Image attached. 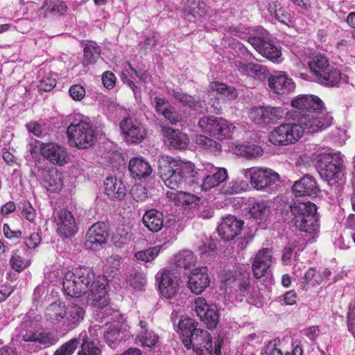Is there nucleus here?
Wrapping results in <instances>:
<instances>
[{
  "instance_id": "f257e3e1",
  "label": "nucleus",
  "mask_w": 355,
  "mask_h": 355,
  "mask_svg": "<svg viewBox=\"0 0 355 355\" xmlns=\"http://www.w3.org/2000/svg\"><path fill=\"white\" fill-rule=\"evenodd\" d=\"M106 284L104 276L96 277L89 268L80 267L67 272L62 281L64 293L76 299L68 306L60 300L51 303L45 311L46 320L62 334L76 328L85 316V309L78 304V297L83 295H87L89 304L99 309V317L106 319L111 316L110 320H114L119 313L108 306Z\"/></svg>"
},
{
  "instance_id": "f03ea898",
  "label": "nucleus",
  "mask_w": 355,
  "mask_h": 355,
  "mask_svg": "<svg viewBox=\"0 0 355 355\" xmlns=\"http://www.w3.org/2000/svg\"><path fill=\"white\" fill-rule=\"evenodd\" d=\"M295 108L288 112L287 119L293 123H284L275 127L268 135L269 141L274 146H284L296 143L304 132L313 133L322 130L332 122V117L322 112L324 106L321 99L315 95L302 94L291 103Z\"/></svg>"
},
{
  "instance_id": "7ed1b4c3",
  "label": "nucleus",
  "mask_w": 355,
  "mask_h": 355,
  "mask_svg": "<svg viewBox=\"0 0 355 355\" xmlns=\"http://www.w3.org/2000/svg\"><path fill=\"white\" fill-rule=\"evenodd\" d=\"M159 173L164 184L173 190L200 184L202 190L207 191L228 177L225 168H216L210 164L196 168L190 161L168 155L162 156L159 160Z\"/></svg>"
},
{
  "instance_id": "20e7f679",
  "label": "nucleus",
  "mask_w": 355,
  "mask_h": 355,
  "mask_svg": "<svg viewBox=\"0 0 355 355\" xmlns=\"http://www.w3.org/2000/svg\"><path fill=\"white\" fill-rule=\"evenodd\" d=\"M221 282L225 286L235 285L231 297L239 302L244 300L250 304L260 307L263 304V297L257 287L250 284V272L243 267L235 270L223 271L220 275Z\"/></svg>"
},
{
  "instance_id": "39448f33",
  "label": "nucleus",
  "mask_w": 355,
  "mask_h": 355,
  "mask_svg": "<svg viewBox=\"0 0 355 355\" xmlns=\"http://www.w3.org/2000/svg\"><path fill=\"white\" fill-rule=\"evenodd\" d=\"M196 326L197 323L190 318L179 322L178 329L184 346L187 349H193L197 355H214L210 334Z\"/></svg>"
},
{
  "instance_id": "423d86ee",
  "label": "nucleus",
  "mask_w": 355,
  "mask_h": 355,
  "mask_svg": "<svg viewBox=\"0 0 355 355\" xmlns=\"http://www.w3.org/2000/svg\"><path fill=\"white\" fill-rule=\"evenodd\" d=\"M343 157L340 152L327 148L318 151L316 155L318 173L331 186L343 184L345 181Z\"/></svg>"
},
{
  "instance_id": "0eeeda50",
  "label": "nucleus",
  "mask_w": 355,
  "mask_h": 355,
  "mask_svg": "<svg viewBox=\"0 0 355 355\" xmlns=\"http://www.w3.org/2000/svg\"><path fill=\"white\" fill-rule=\"evenodd\" d=\"M66 134L69 146L80 150L92 146L96 139L95 130L89 118L80 114L74 116L67 128Z\"/></svg>"
},
{
  "instance_id": "6e6552de",
  "label": "nucleus",
  "mask_w": 355,
  "mask_h": 355,
  "mask_svg": "<svg viewBox=\"0 0 355 355\" xmlns=\"http://www.w3.org/2000/svg\"><path fill=\"white\" fill-rule=\"evenodd\" d=\"M292 222L300 230L313 234L319 230L316 205L309 201H297L291 205Z\"/></svg>"
},
{
  "instance_id": "1a4fd4ad",
  "label": "nucleus",
  "mask_w": 355,
  "mask_h": 355,
  "mask_svg": "<svg viewBox=\"0 0 355 355\" xmlns=\"http://www.w3.org/2000/svg\"><path fill=\"white\" fill-rule=\"evenodd\" d=\"M198 126L200 130L218 139H226L232 137L235 125L222 117L214 116H202L199 119Z\"/></svg>"
},
{
  "instance_id": "9d476101",
  "label": "nucleus",
  "mask_w": 355,
  "mask_h": 355,
  "mask_svg": "<svg viewBox=\"0 0 355 355\" xmlns=\"http://www.w3.org/2000/svg\"><path fill=\"white\" fill-rule=\"evenodd\" d=\"M251 186L257 191H263L279 180V175L273 170L266 167H251L240 171Z\"/></svg>"
},
{
  "instance_id": "9b49d317",
  "label": "nucleus",
  "mask_w": 355,
  "mask_h": 355,
  "mask_svg": "<svg viewBox=\"0 0 355 355\" xmlns=\"http://www.w3.org/2000/svg\"><path fill=\"white\" fill-rule=\"evenodd\" d=\"M249 119L254 124L263 128L269 124H273L278 120L288 116V111L284 107L255 106L252 107L248 113Z\"/></svg>"
},
{
  "instance_id": "f8f14e48",
  "label": "nucleus",
  "mask_w": 355,
  "mask_h": 355,
  "mask_svg": "<svg viewBox=\"0 0 355 355\" xmlns=\"http://www.w3.org/2000/svg\"><path fill=\"white\" fill-rule=\"evenodd\" d=\"M194 310L197 315L204 322L209 329L215 328L218 322L219 313L216 305L209 304L201 297L194 301Z\"/></svg>"
},
{
  "instance_id": "ddd939ff",
  "label": "nucleus",
  "mask_w": 355,
  "mask_h": 355,
  "mask_svg": "<svg viewBox=\"0 0 355 355\" xmlns=\"http://www.w3.org/2000/svg\"><path fill=\"white\" fill-rule=\"evenodd\" d=\"M121 132L128 143H140L146 137L144 127L137 119L131 117L124 118L119 124Z\"/></svg>"
},
{
  "instance_id": "4468645a",
  "label": "nucleus",
  "mask_w": 355,
  "mask_h": 355,
  "mask_svg": "<svg viewBox=\"0 0 355 355\" xmlns=\"http://www.w3.org/2000/svg\"><path fill=\"white\" fill-rule=\"evenodd\" d=\"M173 96L177 101L182 103L184 105H187L200 113L211 112L218 114L221 110V107L219 105L218 99H215L212 103L211 101L213 99H211V101L208 103V104L210 105V107H208L205 103V99H203L202 101H196L193 96L176 91H173ZM203 98H205V96Z\"/></svg>"
},
{
  "instance_id": "2eb2a0df",
  "label": "nucleus",
  "mask_w": 355,
  "mask_h": 355,
  "mask_svg": "<svg viewBox=\"0 0 355 355\" xmlns=\"http://www.w3.org/2000/svg\"><path fill=\"white\" fill-rule=\"evenodd\" d=\"M58 234L65 238L73 236L77 231L75 218L71 211L62 209L53 214Z\"/></svg>"
},
{
  "instance_id": "dca6fc26",
  "label": "nucleus",
  "mask_w": 355,
  "mask_h": 355,
  "mask_svg": "<svg viewBox=\"0 0 355 355\" xmlns=\"http://www.w3.org/2000/svg\"><path fill=\"white\" fill-rule=\"evenodd\" d=\"M107 239L106 225L103 223H96L89 228L84 244L87 248L96 251L103 248Z\"/></svg>"
},
{
  "instance_id": "f3484780",
  "label": "nucleus",
  "mask_w": 355,
  "mask_h": 355,
  "mask_svg": "<svg viewBox=\"0 0 355 355\" xmlns=\"http://www.w3.org/2000/svg\"><path fill=\"white\" fill-rule=\"evenodd\" d=\"M155 277L161 295L167 299L173 297L178 290V277L170 270L157 272Z\"/></svg>"
},
{
  "instance_id": "a211bd4d",
  "label": "nucleus",
  "mask_w": 355,
  "mask_h": 355,
  "mask_svg": "<svg viewBox=\"0 0 355 355\" xmlns=\"http://www.w3.org/2000/svg\"><path fill=\"white\" fill-rule=\"evenodd\" d=\"M39 144L41 155L52 164L63 166L69 162V157L63 146L53 142Z\"/></svg>"
},
{
  "instance_id": "6ab92c4d",
  "label": "nucleus",
  "mask_w": 355,
  "mask_h": 355,
  "mask_svg": "<svg viewBox=\"0 0 355 355\" xmlns=\"http://www.w3.org/2000/svg\"><path fill=\"white\" fill-rule=\"evenodd\" d=\"M209 284L210 278L205 266L193 269L188 275L187 286L196 295L201 294Z\"/></svg>"
},
{
  "instance_id": "aec40b11",
  "label": "nucleus",
  "mask_w": 355,
  "mask_h": 355,
  "mask_svg": "<svg viewBox=\"0 0 355 355\" xmlns=\"http://www.w3.org/2000/svg\"><path fill=\"white\" fill-rule=\"evenodd\" d=\"M275 262L272 250L263 248L256 254L252 265V270L255 278L260 279L268 275L270 270V266Z\"/></svg>"
},
{
  "instance_id": "412c9836",
  "label": "nucleus",
  "mask_w": 355,
  "mask_h": 355,
  "mask_svg": "<svg viewBox=\"0 0 355 355\" xmlns=\"http://www.w3.org/2000/svg\"><path fill=\"white\" fill-rule=\"evenodd\" d=\"M243 225V221L230 215L223 218L217 228L218 234L223 240L228 241L241 233Z\"/></svg>"
},
{
  "instance_id": "4be33fe9",
  "label": "nucleus",
  "mask_w": 355,
  "mask_h": 355,
  "mask_svg": "<svg viewBox=\"0 0 355 355\" xmlns=\"http://www.w3.org/2000/svg\"><path fill=\"white\" fill-rule=\"evenodd\" d=\"M230 150L238 157L249 160L256 159L263 155V149L259 146L247 141L232 143L230 146Z\"/></svg>"
},
{
  "instance_id": "5701e85b",
  "label": "nucleus",
  "mask_w": 355,
  "mask_h": 355,
  "mask_svg": "<svg viewBox=\"0 0 355 355\" xmlns=\"http://www.w3.org/2000/svg\"><path fill=\"white\" fill-rule=\"evenodd\" d=\"M270 89L277 94H287L295 89L293 80L284 73H278L268 78Z\"/></svg>"
},
{
  "instance_id": "b1692460",
  "label": "nucleus",
  "mask_w": 355,
  "mask_h": 355,
  "mask_svg": "<svg viewBox=\"0 0 355 355\" xmlns=\"http://www.w3.org/2000/svg\"><path fill=\"white\" fill-rule=\"evenodd\" d=\"M127 189L123 181L115 177H107L104 181V193L113 200H121L126 196Z\"/></svg>"
},
{
  "instance_id": "393cba45",
  "label": "nucleus",
  "mask_w": 355,
  "mask_h": 355,
  "mask_svg": "<svg viewBox=\"0 0 355 355\" xmlns=\"http://www.w3.org/2000/svg\"><path fill=\"white\" fill-rule=\"evenodd\" d=\"M128 169L131 177L137 180L146 179L153 171L150 164L141 157L131 158L129 161Z\"/></svg>"
},
{
  "instance_id": "a878e982",
  "label": "nucleus",
  "mask_w": 355,
  "mask_h": 355,
  "mask_svg": "<svg viewBox=\"0 0 355 355\" xmlns=\"http://www.w3.org/2000/svg\"><path fill=\"white\" fill-rule=\"evenodd\" d=\"M293 191L295 195L299 196H315L319 191V189L315 180L309 175H305L294 183Z\"/></svg>"
},
{
  "instance_id": "bb28decb",
  "label": "nucleus",
  "mask_w": 355,
  "mask_h": 355,
  "mask_svg": "<svg viewBox=\"0 0 355 355\" xmlns=\"http://www.w3.org/2000/svg\"><path fill=\"white\" fill-rule=\"evenodd\" d=\"M98 331H100V334H102L103 331H104V339L111 348H115L122 339L119 329V324L118 322L110 325L106 331H103V329L98 325H94L89 328V333L94 339L95 338L94 337L98 336V333L94 334V332H97Z\"/></svg>"
},
{
  "instance_id": "cd10ccee",
  "label": "nucleus",
  "mask_w": 355,
  "mask_h": 355,
  "mask_svg": "<svg viewBox=\"0 0 355 355\" xmlns=\"http://www.w3.org/2000/svg\"><path fill=\"white\" fill-rule=\"evenodd\" d=\"M236 66L241 74L257 79L265 78L268 69L266 67L245 60H239L236 61Z\"/></svg>"
},
{
  "instance_id": "c85d7f7f",
  "label": "nucleus",
  "mask_w": 355,
  "mask_h": 355,
  "mask_svg": "<svg viewBox=\"0 0 355 355\" xmlns=\"http://www.w3.org/2000/svg\"><path fill=\"white\" fill-rule=\"evenodd\" d=\"M166 196L175 205L185 207H191L196 205L200 201V198L197 196L182 191H167Z\"/></svg>"
},
{
  "instance_id": "c756f323",
  "label": "nucleus",
  "mask_w": 355,
  "mask_h": 355,
  "mask_svg": "<svg viewBox=\"0 0 355 355\" xmlns=\"http://www.w3.org/2000/svg\"><path fill=\"white\" fill-rule=\"evenodd\" d=\"M42 184L44 188L51 192H59L63 185L61 173L57 168H51L44 171Z\"/></svg>"
},
{
  "instance_id": "7c9ffc66",
  "label": "nucleus",
  "mask_w": 355,
  "mask_h": 355,
  "mask_svg": "<svg viewBox=\"0 0 355 355\" xmlns=\"http://www.w3.org/2000/svg\"><path fill=\"white\" fill-rule=\"evenodd\" d=\"M207 12L206 5L201 0H187L183 8V14L189 21L203 17Z\"/></svg>"
},
{
  "instance_id": "2f4dec72",
  "label": "nucleus",
  "mask_w": 355,
  "mask_h": 355,
  "mask_svg": "<svg viewBox=\"0 0 355 355\" xmlns=\"http://www.w3.org/2000/svg\"><path fill=\"white\" fill-rule=\"evenodd\" d=\"M144 225L151 232H157L163 227V214L156 209L146 211L142 218Z\"/></svg>"
},
{
  "instance_id": "473e14b6",
  "label": "nucleus",
  "mask_w": 355,
  "mask_h": 355,
  "mask_svg": "<svg viewBox=\"0 0 355 355\" xmlns=\"http://www.w3.org/2000/svg\"><path fill=\"white\" fill-rule=\"evenodd\" d=\"M80 349L78 355H101V349L99 346L91 340L87 331H81L78 335Z\"/></svg>"
},
{
  "instance_id": "72a5a7b5",
  "label": "nucleus",
  "mask_w": 355,
  "mask_h": 355,
  "mask_svg": "<svg viewBox=\"0 0 355 355\" xmlns=\"http://www.w3.org/2000/svg\"><path fill=\"white\" fill-rule=\"evenodd\" d=\"M309 58V67L316 77L329 67L326 56L318 51H313Z\"/></svg>"
},
{
  "instance_id": "f704fd0d",
  "label": "nucleus",
  "mask_w": 355,
  "mask_h": 355,
  "mask_svg": "<svg viewBox=\"0 0 355 355\" xmlns=\"http://www.w3.org/2000/svg\"><path fill=\"white\" fill-rule=\"evenodd\" d=\"M166 142L168 146L178 149H184L189 144L188 136L178 130L168 129L166 131Z\"/></svg>"
},
{
  "instance_id": "c9c22d12",
  "label": "nucleus",
  "mask_w": 355,
  "mask_h": 355,
  "mask_svg": "<svg viewBox=\"0 0 355 355\" xmlns=\"http://www.w3.org/2000/svg\"><path fill=\"white\" fill-rule=\"evenodd\" d=\"M209 96L212 95L211 93L216 92L228 101L234 100L238 96V92L235 88L227 86L226 85L219 82L211 83L209 85Z\"/></svg>"
},
{
  "instance_id": "e433bc0d",
  "label": "nucleus",
  "mask_w": 355,
  "mask_h": 355,
  "mask_svg": "<svg viewBox=\"0 0 355 355\" xmlns=\"http://www.w3.org/2000/svg\"><path fill=\"white\" fill-rule=\"evenodd\" d=\"M196 257L190 250H182L175 255L173 263L176 268L189 270L196 263Z\"/></svg>"
},
{
  "instance_id": "4c0bfd02",
  "label": "nucleus",
  "mask_w": 355,
  "mask_h": 355,
  "mask_svg": "<svg viewBox=\"0 0 355 355\" xmlns=\"http://www.w3.org/2000/svg\"><path fill=\"white\" fill-rule=\"evenodd\" d=\"M257 52L273 62L279 63L283 60L280 48L277 46H252Z\"/></svg>"
},
{
  "instance_id": "58836bf2",
  "label": "nucleus",
  "mask_w": 355,
  "mask_h": 355,
  "mask_svg": "<svg viewBox=\"0 0 355 355\" xmlns=\"http://www.w3.org/2000/svg\"><path fill=\"white\" fill-rule=\"evenodd\" d=\"M318 78V81L326 86H335L342 80L340 71L334 67H329L326 71L320 74Z\"/></svg>"
},
{
  "instance_id": "ea45409f",
  "label": "nucleus",
  "mask_w": 355,
  "mask_h": 355,
  "mask_svg": "<svg viewBox=\"0 0 355 355\" xmlns=\"http://www.w3.org/2000/svg\"><path fill=\"white\" fill-rule=\"evenodd\" d=\"M250 44H272L274 42L269 33L263 28H258L250 33L247 40Z\"/></svg>"
},
{
  "instance_id": "a19ab883",
  "label": "nucleus",
  "mask_w": 355,
  "mask_h": 355,
  "mask_svg": "<svg viewBox=\"0 0 355 355\" xmlns=\"http://www.w3.org/2000/svg\"><path fill=\"white\" fill-rule=\"evenodd\" d=\"M44 7L46 16L49 14L53 16L64 15L67 10V6L60 0H45Z\"/></svg>"
},
{
  "instance_id": "79ce46f5",
  "label": "nucleus",
  "mask_w": 355,
  "mask_h": 355,
  "mask_svg": "<svg viewBox=\"0 0 355 355\" xmlns=\"http://www.w3.org/2000/svg\"><path fill=\"white\" fill-rule=\"evenodd\" d=\"M270 211V209L268 202L263 200L254 202L250 211L252 217L257 220H259L260 223L266 220L269 216Z\"/></svg>"
},
{
  "instance_id": "37998d69",
  "label": "nucleus",
  "mask_w": 355,
  "mask_h": 355,
  "mask_svg": "<svg viewBox=\"0 0 355 355\" xmlns=\"http://www.w3.org/2000/svg\"><path fill=\"white\" fill-rule=\"evenodd\" d=\"M195 142L196 145L210 153H217L221 150V145L218 142L202 135H197Z\"/></svg>"
},
{
  "instance_id": "c03bdc74",
  "label": "nucleus",
  "mask_w": 355,
  "mask_h": 355,
  "mask_svg": "<svg viewBox=\"0 0 355 355\" xmlns=\"http://www.w3.org/2000/svg\"><path fill=\"white\" fill-rule=\"evenodd\" d=\"M248 188V182L238 178L223 185L220 189V192L225 195L234 194L245 191Z\"/></svg>"
},
{
  "instance_id": "a18cd8bd",
  "label": "nucleus",
  "mask_w": 355,
  "mask_h": 355,
  "mask_svg": "<svg viewBox=\"0 0 355 355\" xmlns=\"http://www.w3.org/2000/svg\"><path fill=\"white\" fill-rule=\"evenodd\" d=\"M158 340V336L150 330L141 331L136 337L137 344L150 348L154 347Z\"/></svg>"
},
{
  "instance_id": "49530a36",
  "label": "nucleus",
  "mask_w": 355,
  "mask_h": 355,
  "mask_svg": "<svg viewBox=\"0 0 355 355\" xmlns=\"http://www.w3.org/2000/svg\"><path fill=\"white\" fill-rule=\"evenodd\" d=\"M294 58L292 59L295 60V64L300 66V63L309 58L313 52V50L305 46H291L290 49Z\"/></svg>"
},
{
  "instance_id": "de8ad7c7",
  "label": "nucleus",
  "mask_w": 355,
  "mask_h": 355,
  "mask_svg": "<svg viewBox=\"0 0 355 355\" xmlns=\"http://www.w3.org/2000/svg\"><path fill=\"white\" fill-rule=\"evenodd\" d=\"M79 345L78 336L73 338L57 349L53 355H72Z\"/></svg>"
},
{
  "instance_id": "09e8293b",
  "label": "nucleus",
  "mask_w": 355,
  "mask_h": 355,
  "mask_svg": "<svg viewBox=\"0 0 355 355\" xmlns=\"http://www.w3.org/2000/svg\"><path fill=\"white\" fill-rule=\"evenodd\" d=\"M162 249V245H156L147 250L137 252L135 254V257L138 260L149 262L155 259Z\"/></svg>"
},
{
  "instance_id": "8fccbe9b",
  "label": "nucleus",
  "mask_w": 355,
  "mask_h": 355,
  "mask_svg": "<svg viewBox=\"0 0 355 355\" xmlns=\"http://www.w3.org/2000/svg\"><path fill=\"white\" fill-rule=\"evenodd\" d=\"M304 282H302V287L304 290L308 289V285L316 286L321 284V277L320 274L313 268H309L304 274L303 277Z\"/></svg>"
},
{
  "instance_id": "3c124183",
  "label": "nucleus",
  "mask_w": 355,
  "mask_h": 355,
  "mask_svg": "<svg viewBox=\"0 0 355 355\" xmlns=\"http://www.w3.org/2000/svg\"><path fill=\"white\" fill-rule=\"evenodd\" d=\"M98 46H85L84 48V66L89 65L96 62L100 55Z\"/></svg>"
},
{
  "instance_id": "603ef678",
  "label": "nucleus",
  "mask_w": 355,
  "mask_h": 355,
  "mask_svg": "<svg viewBox=\"0 0 355 355\" xmlns=\"http://www.w3.org/2000/svg\"><path fill=\"white\" fill-rule=\"evenodd\" d=\"M30 260L20 257L17 254H14L10 259V265L12 268L17 272H20L29 266Z\"/></svg>"
},
{
  "instance_id": "864d4df0",
  "label": "nucleus",
  "mask_w": 355,
  "mask_h": 355,
  "mask_svg": "<svg viewBox=\"0 0 355 355\" xmlns=\"http://www.w3.org/2000/svg\"><path fill=\"white\" fill-rule=\"evenodd\" d=\"M130 195L137 202H144L147 198V190L141 184H135L130 190Z\"/></svg>"
},
{
  "instance_id": "5fc2aeb1",
  "label": "nucleus",
  "mask_w": 355,
  "mask_h": 355,
  "mask_svg": "<svg viewBox=\"0 0 355 355\" xmlns=\"http://www.w3.org/2000/svg\"><path fill=\"white\" fill-rule=\"evenodd\" d=\"M130 285L135 291H142L146 284V278L142 273H135L129 279Z\"/></svg>"
},
{
  "instance_id": "6e6d98bb",
  "label": "nucleus",
  "mask_w": 355,
  "mask_h": 355,
  "mask_svg": "<svg viewBox=\"0 0 355 355\" xmlns=\"http://www.w3.org/2000/svg\"><path fill=\"white\" fill-rule=\"evenodd\" d=\"M42 345H53L57 340L49 332L46 331H36L35 341Z\"/></svg>"
},
{
  "instance_id": "4d7b16f0",
  "label": "nucleus",
  "mask_w": 355,
  "mask_h": 355,
  "mask_svg": "<svg viewBox=\"0 0 355 355\" xmlns=\"http://www.w3.org/2000/svg\"><path fill=\"white\" fill-rule=\"evenodd\" d=\"M41 242V236L38 233H32L28 237L24 239V250L35 248Z\"/></svg>"
},
{
  "instance_id": "13d9d810",
  "label": "nucleus",
  "mask_w": 355,
  "mask_h": 355,
  "mask_svg": "<svg viewBox=\"0 0 355 355\" xmlns=\"http://www.w3.org/2000/svg\"><path fill=\"white\" fill-rule=\"evenodd\" d=\"M121 265V257L118 255H112L107 257L104 263V270L107 272L110 270H117L119 269Z\"/></svg>"
},
{
  "instance_id": "bf43d9fd",
  "label": "nucleus",
  "mask_w": 355,
  "mask_h": 355,
  "mask_svg": "<svg viewBox=\"0 0 355 355\" xmlns=\"http://www.w3.org/2000/svg\"><path fill=\"white\" fill-rule=\"evenodd\" d=\"M56 85V79L50 76H46L40 80L37 85L40 90L50 92Z\"/></svg>"
},
{
  "instance_id": "052dcab7",
  "label": "nucleus",
  "mask_w": 355,
  "mask_h": 355,
  "mask_svg": "<svg viewBox=\"0 0 355 355\" xmlns=\"http://www.w3.org/2000/svg\"><path fill=\"white\" fill-rule=\"evenodd\" d=\"M21 214L31 222H33L36 217V211L29 202H24L22 204Z\"/></svg>"
},
{
  "instance_id": "680f3d73",
  "label": "nucleus",
  "mask_w": 355,
  "mask_h": 355,
  "mask_svg": "<svg viewBox=\"0 0 355 355\" xmlns=\"http://www.w3.org/2000/svg\"><path fill=\"white\" fill-rule=\"evenodd\" d=\"M71 97L75 101H80L85 96V88L80 85H74L69 90Z\"/></svg>"
},
{
  "instance_id": "e2e57ef3",
  "label": "nucleus",
  "mask_w": 355,
  "mask_h": 355,
  "mask_svg": "<svg viewBox=\"0 0 355 355\" xmlns=\"http://www.w3.org/2000/svg\"><path fill=\"white\" fill-rule=\"evenodd\" d=\"M153 103L155 108L159 114H164L168 110V102L164 98L155 97Z\"/></svg>"
},
{
  "instance_id": "0e129e2a",
  "label": "nucleus",
  "mask_w": 355,
  "mask_h": 355,
  "mask_svg": "<svg viewBox=\"0 0 355 355\" xmlns=\"http://www.w3.org/2000/svg\"><path fill=\"white\" fill-rule=\"evenodd\" d=\"M102 82L107 89H112L116 83V77L114 74L111 71H105L102 76Z\"/></svg>"
},
{
  "instance_id": "69168bd1",
  "label": "nucleus",
  "mask_w": 355,
  "mask_h": 355,
  "mask_svg": "<svg viewBox=\"0 0 355 355\" xmlns=\"http://www.w3.org/2000/svg\"><path fill=\"white\" fill-rule=\"evenodd\" d=\"M296 247V245L294 243L289 244V245L286 246L284 248V253L282 255V262L284 265H288L290 263L292 257L293 252Z\"/></svg>"
},
{
  "instance_id": "338daca9",
  "label": "nucleus",
  "mask_w": 355,
  "mask_h": 355,
  "mask_svg": "<svg viewBox=\"0 0 355 355\" xmlns=\"http://www.w3.org/2000/svg\"><path fill=\"white\" fill-rule=\"evenodd\" d=\"M281 297L283 298L284 303L286 305H293L295 304L297 302V295L295 291L292 290L286 292Z\"/></svg>"
},
{
  "instance_id": "774afa93",
  "label": "nucleus",
  "mask_w": 355,
  "mask_h": 355,
  "mask_svg": "<svg viewBox=\"0 0 355 355\" xmlns=\"http://www.w3.org/2000/svg\"><path fill=\"white\" fill-rule=\"evenodd\" d=\"M28 132L33 133L36 137H40L42 135V128L40 124L35 121H31L26 124Z\"/></svg>"
}]
</instances>
